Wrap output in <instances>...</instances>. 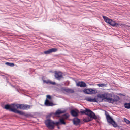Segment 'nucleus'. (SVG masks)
<instances>
[{
    "mask_svg": "<svg viewBox=\"0 0 130 130\" xmlns=\"http://www.w3.org/2000/svg\"><path fill=\"white\" fill-rule=\"evenodd\" d=\"M66 111V110H62L60 109H58L55 112H52L49 113L48 115H46V119L45 120L44 122V123L46 127L50 130H52L54 129V127L53 126V124L54 123V121L51 119H50V117L53 115H54L55 116H57L61 114L65 113Z\"/></svg>",
    "mask_w": 130,
    "mask_h": 130,
    "instance_id": "1",
    "label": "nucleus"
},
{
    "mask_svg": "<svg viewBox=\"0 0 130 130\" xmlns=\"http://www.w3.org/2000/svg\"><path fill=\"white\" fill-rule=\"evenodd\" d=\"M105 93L104 94L99 93L97 96L93 98L92 97H86L84 100L90 102H100L105 100Z\"/></svg>",
    "mask_w": 130,
    "mask_h": 130,
    "instance_id": "2",
    "label": "nucleus"
},
{
    "mask_svg": "<svg viewBox=\"0 0 130 130\" xmlns=\"http://www.w3.org/2000/svg\"><path fill=\"white\" fill-rule=\"evenodd\" d=\"M102 17L105 22L112 27H119V26L125 27L127 26L124 24L117 23L115 20L111 19L107 16L103 15Z\"/></svg>",
    "mask_w": 130,
    "mask_h": 130,
    "instance_id": "3",
    "label": "nucleus"
},
{
    "mask_svg": "<svg viewBox=\"0 0 130 130\" xmlns=\"http://www.w3.org/2000/svg\"><path fill=\"white\" fill-rule=\"evenodd\" d=\"M1 106L4 109L16 113H17L19 110L15 108V103L11 104L8 103L5 104L4 102H2L1 104Z\"/></svg>",
    "mask_w": 130,
    "mask_h": 130,
    "instance_id": "4",
    "label": "nucleus"
},
{
    "mask_svg": "<svg viewBox=\"0 0 130 130\" xmlns=\"http://www.w3.org/2000/svg\"><path fill=\"white\" fill-rule=\"evenodd\" d=\"M92 113L90 116L89 115H86L89 117L85 118L83 119V121L85 122H87L92 121L93 119L96 120V119L100 120L101 118L99 115L96 116L95 113L92 111Z\"/></svg>",
    "mask_w": 130,
    "mask_h": 130,
    "instance_id": "5",
    "label": "nucleus"
},
{
    "mask_svg": "<svg viewBox=\"0 0 130 130\" xmlns=\"http://www.w3.org/2000/svg\"><path fill=\"white\" fill-rule=\"evenodd\" d=\"M15 108L23 110H28L30 109V105L23 104H17L15 103Z\"/></svg>",
    "mask_w": 130,
    "mask_h": 130,
    "instance_id": "6",
    "label": "nucleus"
},
{
    "mask_svg": "<svg viewBox=\"0 0 130 130\" xmlns=\"http://www.w3.org/2000/svg\"><path fill=\"white\" fill-rule=\"evenodd\" d=\"M104 111L105 112V115L106 116L107 123L109 125H112V126L113 125H114L116 122L114 121L113 118L109 115L108 112L105 110H104Z\"/></svg>",
    "mask_w": 130,
    "mask_h": 130,
    "instance_id": "7",
    "label": "nucleus"
},
{
    "mask_svg": "<svg viewBox=\"0 0 130 130\" xmlns=\"http://www.w3.org/2000/svg\"><path fill=\"white\" fill-rule=\"evenodd\" d=\"M85 94H95L97 93V91L95 88H85L84 91Z\"/></svg>",
    "mask_w": 130,
    "mask_h": 130,
    "instance_id": "8",
    "label": "nucleus"
},
{
    "mask_svg": "<svg viewBox=\"0 0 130 130\" xmlns=\"http://www.w3.org/2000/svg\"><path fill=\"white\" fill-rule=\"evenodd\" d=\"M112 95L111 93H105V100H104V101L113 103L115 102L114 99L112 98Z\"/></svg>",
    "mask_w": 130,
    "mask_h": 130,
    "instance_id": "9",
    "label": "nucleus"
},
{
    "mask_svg": "<svg viewBox=\"0 0 130 130\" xmlns=\"http://www.w3.org/2000/svg\"><path fill=\"white\" fill-rule=\"evenodd\" d=\"M72 121L74 125L76 126H78L79 127L80 126L81 124L84 123L80 119L77 117L73 118Z\"/></svg>",
    "mask_w": 130,
    "mask_h": 130,
    "instance_id": "10",
    "label": "nucleus"
},
{
    "mask_svg": "<svg viewBox=\"0 0 130 130\" xmlns=\"http://www.w3.org/2000/svg\"><path fill=\"white\" fill-rule=\"evenodd\" d=\"M55 75H54L55 78L58 80H60L61 79H63L64 78V77L62 75V73L61 71H54Z\"/></svg>",
    "mask_w": 130,
    "mask_h": 130,
    "instance_id": "11",
    "label": "nucleus"
},
{
    "mask_svg": "<svg viewBox=\"0 0 130 130\" xmlns=\"http://www.w3.org/2000/svg\"><path fill=\"white\" fill-rule=\"evenodd\" d=\"M66 122L64 121L63 119L62 118L59 119L58 121H54L53 126H54L55 128V126H58L62 125H66Z\"/></svg>",
    "mask_w": 130,
    "mask_h": 130,
    "instance_id": "12",
    "label": "nucleus"
},
{
    "mask_svg": "<svg viewBox=\"0 0 130 130\" xmlns=\"http://www.w3.org/2000/svg\"><path fill=\"white\" fill-rule=\"evenodd\" d=\"M70 112L72 117L75 118L78 116L79 111L77 109L75 108L74 110L71 108L70 109Z\"/></svg>",
    "mask_w": 130,
    "mask_h": 130,
    "instance_id": "13",
    "label": "nucleus"
},
{
    "mask_svg": "<svg viewBox=\"0 0 130 130\" xmlns=\"http://www.w3.org/2000/svg\"><path fill=\"white\" fill-rule=\"evenodd\" d=\"M92 111L90 109L86 108L85 109V110L81 109L80 112L81 115H85L90 116L91 114V113H92Z\"/></svg>",
    "mask_w": 130,
    "mask_h": 130,
    "instance_id": "14",
    "label": "nucleus"
},
{
    "mask_svg": "<svg viewBox=\"0 0 130 130\" xmlns=\"http://www.w3.org/2000/svg\"><path fill=\"white\" fill-rule=\"evenodd\" d=\"M17 114L24 116L27 118H30V117H32L33 118L35 117H34L33 115L30 114L25 113L23 111L19 110Z\"/></svg>",
    "mask_w": 130,
    "mask_h": 130,
    "instance_id": "15",
    "label": "nucleus"
},
{
    "mask_svg": "<svg viewBox=\"0 0 130 130\" xmlns=\"http://www.w3.org/2000/svg\"><path fill=\"white\" fill-rule=\"evenodd\" d=\"M76 86L80 87L81 88H85L87 85L86 84L84 81H75Z\"/></svg>",
    "mask_w": 130,
    "mask_h": 130,
    "instance_id": "16",
    "label": "nucleus"
},
{
    "mask_svg": "<svg viewBox=\"0 0 130 130\" xmlns=\"http://www.w3.org/2000/svg\"><path fill=\"white\" fill-rule=\"evenodd\" d=\"M58 49L56 48H52L49 49L48 50L44 51V53L45 54H50L52 52H54L57 51Z\"/></svg>",
    "mask_w": 130,
    "mask_h": 130,
    "instance_id": "17",
    "label": "nucleus"
},
{
    "mask_svg": "<svg viewBox=\"0 0 130 130\" xmlns=\"http://www.w3.org/2000/svg\"><path fill=\"white\" fill-rule=\"evenodd\" d=\"M61 90L63 92V91H65L66 92L68 93H73L74 92V90L73 89L69 88L66 89L64 88V87H62L61 88Z\"/></svg>",
    "mask_w": 130,
    "mask_h": 130,
    "instance_id": "18",
    "label": "nucleus"
},
{
    "mask_svg": "<svg viewBox=\"0 0 130 130\" xmlns=\"http://www.w3.org/2000/svg\"><path fill=\"white\" fill-rule=\"evenodd\" d=\"M44 105L46 106H52L55 105V104L52 102H49L48 100L46 99L44 102Z\"/></svg>",
    "mask_w": 130,
    "mask_h": 130,
    "instance_id": "19",
    "label": "nucleus"
},
{
    "mask_svg": "<svg viewBox=\"0 0 130 130\" xmlns=\"http://www.w3.org/2000/svg\"><path fill=\"white\" fill-rule=\"evenodd\" d=\"M43 81L44 83H46L47 84H49L53 85H55L56 84V83L55 82H53L49 80H48L47 81H46L45 80H43V78H42Z\"/></svg>",
    "mask_w": 130,
    "mask_h": 130,
    "instance_id": "20",
    "label": "nucleus"
},
{
    "mask_svg": "<svg viewBox=\"0 0 130 130\" xmlns=\"http://www.w3.org/2000/svg\"><path fill=\"white\" fill-rule=\"evenodd\" d=\"M119 124L121 125H119L116 122L114 125H113L112 126L114 128H116L117 127L118 129H120V130H124L122 128H120V127H122V125H124V124L121 123L120 124Z\"/></svg>",
    "mask_w": 130,
    "mask_h": 130,
    "instance_id": "21",
    "label": "nucleus"
},
{
    "mask_svg": "<svg viewBox=\"0 0 130 130\" xmlns=\"http://www.w3.org/2000/svg\"><path fill=\"white\" fill-rule=\"evenodd\" d=\"M70 116V115L68 113H66L63 114L61 116V118L63 119H67L69 118Z\"/></svg>",
    "mask_w": 130,
    "mask_h": 130,
    "instance_id": "22",
    "label": "nucleus"
},
{
    "mask_svg": "<svg viewBox=\"0 0 130 130\" xmlns=\"http://www.w3.org/2000/svg\"><path fill=\"white\" fill-rule=\"evenodd\" d=\"M124 106L125 108L127 109H130V103L125 102L124 103Z\"/></svg>",
    "mask_w": 130,
    "mask_h": 130,
    "instance_id": "23",
    "label": "nucleus"
},
{
    "mask_svg": "<svg viewBox=\"0 0 130 130\" xmlns=\"http://www.w3.org/2000/svg\"><path fill=\"white\" fill-rule=\"evenodd\" d=\"M98 86L99 87H104L107 86V84L104 83H100L97 84Z\"/></svg>",
    "mask_w": 130,
    "mask_h": 130,
    "instance_id": "24",
    "label": "nucleus"
},
{
    "mask_svg": "<svg viewBox=\"0 0 130 130\" xmlns=\"http://www.w3.org/2000/svg\"><path fill=\"white\" fill-rule=\"evenodd\" d=\"M6 65L9 66L10 67H13L14 66V64L13 63H10L9 62H6L5 63Z\"/></svg>",
    "mask_w": 130,
    "mask_h": 130,
    "instance_id": "25",
    "label": "nucleus"
},
{
    "mask_svg": "<svg viewBox=\"0 0 130 130\" xmlns=\"http://www.w3.org/2000/svg\"><path fill=\"white\" fill-rule=\"evenodd\" d=\"M123 120H122V121L123 122H125L127 124H129L130 123V121L127 119L125 118H123Z\"/></svg>",
    "mask_w": 130,
    "mask_h": 130,
    "instance_id": "26",
    "label": "nucleus"
},
{
    "mask_svg": "<svg viewBox=\"0 0 130 130\" xmlns=\"http://www.w3.org/2000/svg\"><path fill=\"white\" fill-rule=\"evenodd\" d=\"M114 102H117L118 101H119L120 99V98L117 95H114Z\"/></svg>",
    "mask_w": 130,
    "mask_h": 130,
    "instance_id": "27",
    "label": "nucleus"
},
{
    "mask_svg": "<svg viewBox=\"0 0 130 130\" xmlns=\"http://www.w3.org/2000/svg\"><path fill=\"white\" fill-rule=\"evenodd\" d=\"M48 99L49 100H51L52 99V97L51 96L49 95H47L46 99Z\"/></svg>",
    "mask_w": 130,
    "mask_h": 130,
    "instance_id": "28",
    "label": "nucleus"
},
{
    "mask_svg": "<svg viewBox=\"0 0 130 130\" xmlns=\"http://www.w3.org/2000/svg\"><path fill=\"white\" fill-rule=\"evenodd\" d=\"M0 75L3 76V78L5 79H7V78H8L7 76H5L4 75H2L1 73H0Z\"/></svg>",
    "mask_w": 130,
    "mask_h": 130,
    "instance_id": "29",
    "label": "nucleus"
},
{
    "mask_svg": "<svg viewBox=\"0 0 130 130\" xmlns=\"http://www.w3.org/2000/svg\"><path fill=\"white\" fill-rule=\"evenodd\" d=\"M118 95L120 96H125V94H122L121 93H119L118 94Z\"/></svg>",
    "mask_w": 130,
    "mask_h": 130,
    "instance_id": "30",
    "label": "nucleus"
},
{
    "mask_svg": "<svg viewBox=\"0 0 130 130\" xmlns=\"http://www.w3.org/2000/svg\"><path fill=\"white\" fill-rule=\"evenodd\" d=\"M84 90H79V91L80 92H83V93H84Z\"/></svg>",
    "mask_w": 130,
    "mask_h": 130,
    "instance_id": "31",
    "label": "nucleus"
},
{
    "mask_svg": "<svg viewBox=\"0 0 130 130\" xmlns=\"http://www.w3.org/2000/svg\"><path fill=\"white\" fill-rule=\"evenodd\" d=\"M6 82H7V83H10V82L8 80V78H7V79H6Z\"/></svg>",
    "mask_w": 130,
    "mask_h": 130,
    "instance_id": "32",
    "label": "nucleus"
},
{
    "mask_svg": "<svg viewBox=\"0 0 130 130\" xmlns=\"http://www.w3.org/2000/svg\"><path fill=\"white\" fill-rule=\"evenodd\" d=\"M57 126V128L59 129H60V127L59 126V125L58 126Z\"/></svg>",
    "mask_w": 130,
    "mask_h": 130,
    "instance_id": "33",
    "label": "nucleus"
},
{
    "mask_svg": "<svg viewBox=\"0 0 130 130\" xmlns=\"http://www.w3.org/2000/svg\"><path fill=\"white\" fill-rule=\"evenodd\" d=\"M38 113L37 112H36L34 114L35 115H38Z\"/></svg>",
    "mask_w": 130,
    "mask_h": 130,
    "instance_id": "34",
    "label": "nucleus"
},
{
    "mask_svg": "<svg viewBox=\"0 0 130 130\" xmlns=\"http://www.w3.org/2000/svg\"><path fill=\"white\" fill-rule=\"evenodd\" d=\"M9 84H10V85H11V86H12V84L11 83H9Z\"/></svg>",
    "mask_w": 130,
    "mask_h": 130,
    "instance_id": "35",
    "label": "nucleus"
},
{
    "mask_svg": "<svg viewBox=\"0 0 130 130\" xmlns=\"http://www.w3.org/2000/svg\"><path fill=\"white\" fill-rule=\"evenodd\" d=\"M5 115H4L3 116V117H2V118H3L4 117H5Z\"/></svg>",
    "mask_w": 130,
    "mask_h": 130,
    "instance_id": "36",
    "label": "nucleus"
},
{
    "mask_svg": "<svg viewBox=\"0 0 130 130\" xmlns=\"http://www.w3.org/2000/svg\"><path fill=\"white\" fill-rule=\"evenodd\" d=\"M89 85H93V84H89Z\"/></svg>",
    "mask_w": 130,
    "mask_h": 130,
    "instance_id": "37",
    "label": "nucleus"
},
{
    "mask_svg": "<svg viewBox=\"0 0 130 130\" xmlns=\"http://www.w3.org/2000/svg\"><path fill=\"white\" fill-rule=\"evenodd\" d=\"M12 86L13 87H15L14 86V85H12Z\"/></svg>",
    "mask_w": 130,
    "mask_h": 130,
    "instance_id": "38",
    "label": "nucleus"
},
{
    "mask_svg": "<svg viewBox=\"0 0 130 130\" xmlns=\"http://www.w3.org/2000/svg\"><path fill=\"white\" fill-rule=\"evenodd\" d=\"M17 91L18 92H19V91L18 90V89H17Z\"/></svg>",
    "mask_w": 130,
    "mask_h": 130,
    "instance_id": "39",
    "label": "nucleus"
},
{
    "mask_svg": "<svg viewBox=\"0 0 130 130\" xmlns=\"http://www.w3.org/2000/svg\"><path fill=\"white\" fill-rule=\"evenodd\" d=\"M128 27H130V26H128Z\"/></svg>",
    "mask_w": 130,
    "mask_h": 130,
    "instance_id": "40",
    "label": "nucleus"
}]
</instances>
